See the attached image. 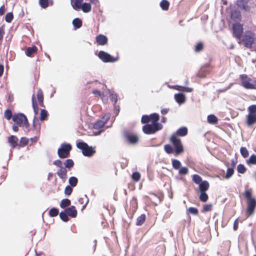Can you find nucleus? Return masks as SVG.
Returning <instances> with one entry per match:
<instances>
[{
    "label": "nucleus",
    "instance_id": "obj_43",
    "mask_svg": "<svg viewBox=\"0 0 256 256\" xmlns=\"http://www.w3.org/2000/svg\"><path fill=\"white\" fill-rule=\"evenodd\" d=\"M192 180L196 184H200L202 182L201 177L198 174H194L192 176Z\"/></svg>",
    "mask_w": 256,
    "mask_h": 256
},
{
    "label": "nucleus",
    "instance_id": "obj_1",
    "mask_svg": "<svg viewBox=\"0 0 256 256\" xmlns=\"http://www.w3.org/2000/svg\"><path fill=\"white\" fill-rule=\"evenodd\" d=\"M252 189L246 190L244 194V196L246 199L247 208L246 214L251 216L254 214L256 207V200L252 196Z\"/></svg>",
    "mask_w": 256,
    "mask_h": 256
},
{
    "label": "nucleus",
    "instance_id": "obj_4",
    "mask_svg": "<svg viewBox=\"0 0 256 256\" xmlns=\"http://www.w3.org/2000/svg\"><path fill=\"white\" fill-rule=\"evenodd\" d=\"M162 125L161 124H146L142 126L144 132L147 134H154L156 132L162 128Z\"/></svg>",
    "mask_w": 256,
    "mask_h": 256
},
{
    "label": "nucleus",
    "instance_id": "obj_41",
    "mask_svg": "<svg viewBox=\"0 0 256 256\" xmlns=\"http://www.w3.org/2000/svg\"><path fill=\"white\" fill-rule=\"evenodd\" d=\"M33 126L36 130H40V124L38 120L36 117L34 118Z\"/></svg>",
    "mask_w": 256,
    "mask_h": 256
},
{
    "label": "nucleus",
    "instance_id": "obj_18",
    "mask_svg": "<svg viewBox=\"0 0 256 256\" xmlns=\"http://www.w3.org/2000/svg\"><path fill=\"white\" fill-rule=\"evenodd\" d=\"M248 0H238L237 5L238 6L245 10H248Z\"/></svg>",
    "mask_w": 256,
    "mask_h": 256
},
{
    "label": "nucleus",
    "instance_id": "obj_50",
    "mask_svg": "<svg viewBox=\"0 0 256 256\" xmlns=\"http://www.w3.org/2000/svg\"><path fill=\"white\" fill-rule=\"evenodd\" d=\"M164 149L166 152L168 154H172L174 152L172 147L170 144L165 145Z\"/></svg>",
    "mask_w": 256,
    "mask_h": 256
},
{
    "label": "nucleus",
    "instance_id": "obj_54",
    "mask_svg": "<svg viewBox=\"0 0 256 256\" xmlns=\"http://www.w3.org/2000/svg\"><path fill=\"white\" fill-rule=\"evenodd\" d=\"M14 18L12 12L8 13L5 16V20L8 22H10Z\"/></svg>",
    "mask_w": 256,
    "mask_h": 256
},
{
    "label": "nucleus",
    "instance_id": "obj_16",
    "mask_svg": "<svg viewBox=\"0 0 256 256\" xmlns=\"http://www.w3.org/2000/svg\"><path fill=\"white\" fill-rule=\"evenodd\" d=\"M175 100L180 104L184 103L186 101V96L182 93H178L174 94Z\"/></svg>",
    "mask_w": 256,
    "mask_h": 256
},
{
    "label": "nucleus",
    "instance_id": "obj_25",
    "mask_svg": "<svg viewBox=\"0 0 256 256\" xmlns=\"http://www.w3.org/2000/svg\"><path fill=\"white\" fill-rule=\"evenodd\" d=\"M36 46H33L32 47H28L26 50V54L28 56H31L37 50Z\"/></svg>",
    "mask_w": 256,
    "mask_h": 256
},
{
    "label": "nucleus",
    "instance_id": "obj_28",
    "mask_svg": "<svg viewBox=\"0 0 256 256\" xmlns=\"http://www.w3.org/2000/svg\"><path fill=\"white\" fill-rule=\"evenodd\" d=\"M231 18L236 21L239 20L240 18V12L237 10H232L231 12Z\"/></svg>",
    "mask_w": 256,
    "mask_h": 256
},
{
    "label": "nucleus",
    "instance_id": "obj_32",
    "mask_svg": "<svg viewBox=\"0 0 256 256\" xmlns=\"http://www.w3.org/2000/svg\"><path fill=\"white\" fill-rule=\"evenodd\" d=\"M172 166L174 169L178 170L181 166V162L178 160H172Z\"/></svg>",
    "mask_w": 256,
    "mask_h": 256
},
{
    "label": "nucleus",
    "instance_id": "obj_19",
    "mask_svg": "<svg viewBox=\"0 0 256 256\" xmlns=\"http://www.w3.org/2000/svg\"><path fill=\"white\" fill-rule=\"evenodd\" d=\"M82 0H71V4L72 8L76 10H78L81 8Z\"/></svg>",
    "mask_w": 256,
    "mask_h": 256
},
{
    "label": "nucleus",
    "instance_id": "obj_34",
    "mask_svg": "<svg viewBox=\"0 0 256 256\" xmlns=\"http://www.w3.org/2000/svg\"><path fill=\"white\" fill-rule=\"evenodd\" d=\"M146 220V216L144 214H141L136 219V224L137 226H141L144 224Z\"/></svg>",
    "mask_w": 256,
    "mask_h": 256
},
{
    "label": "nucleus",
    "instance_id": "obj_36",
    "mask_svg": "<svg viewBox=\"0 0 256 256\" xmlns=\"http://www.w3.org/2000/svg\"><path fill=\"white\" fill-rule=\"evenodd\" d=\"M160 6L163 10H166L169 8V2L166 0H162L160 3Z\"/></svg>",
    "mask_w": 256,
    "mask_h": 256
},
{
    "label": "nucleus",
    "instance_id": "obj_14",
    "mask_svg": "<svg viewBox=\"0 0 256 256\" xmlns=\"http://www.w3.org/2000/svg\"><path fill=\"white\" fill-rule=\"evenodd\" d=\"M256 122V114H252L248 113L246 116V124L248 126Z\"/></svg>",
    "mask_w": 256,
    "mask_h": 256
},
{
    "label": "nucleus",
    "instance_id": "obj_61",
    "mask_svg": "<svg viewBox=\"0 0 256 256\" xmlns=\"http://www.w3.org/2000/svg\"><path fill=\"white\" fill-rule=\"evenodd\" d=\"M188 211L190 213L194 215H196L198 214V210L195 208L190 207L188 208Z\"/></svg>",
    "mask_w": 256,
    "mask_h": 256
},
{
    "label": "nucleus",
    "instance_id": "obj_20",
    "mask_svg": "<svg viewBox=\"0 0 256 256\" xmlns=\"http://www.w3.org/2000/svg\"><path fill=\"white\" fill-rule=\"evenodd\" d=\"M18 138L14 136H11L8 138V142L12 148H15L18 146Z\"/></svg>",
    "mask_w": 256,
    "mask_h": 256
},
{
    "label": "nucleus",
    "instance_id": "obj_6",
    "mask_svg": "<svg viewBox=\"0 0 256 256\" xmlns=\"http://www.w3.org/2000/svg\"><path fill=\"white\" fill-rule=\"evenodd\" d=\"M12 120L18 126H20L24 124L26 128H28V119L23 114H15L12 116Z\"/></svg>",
    "mask_w": 256,
    "mask_h": 256
},
{
    "label": "nucleus",
    "instance_id": "obj_42",
    "mask_svg": "<svg viewBox=\"0 0 256 256\" xmlns=\"http://www.w3.org/2000/svg\"><path fill=\"white\" fill-rule=\"evenodd\" d=\"M240 152L241 155L244 158H246L248 156V152L245 147H242L240 148Z\"/></svg>",
    "mask_w": 256,
    "mask_h": 256
},
{
    "label": "nucleus",
    "instance_id": "obj_13",
    "mask_svg": "<svg viewBox=\"0 0 256 256\" xmlns=\"http://www.w3.org/2000/svg\"><path fill=\"white\" fill-rule=\"evenodd\" d=\"M64 210L68 215L72 218H76L77 216V210L74 206L66 208Z\"/></svg>",
    "mask_w": 256,
    "mask_h": 256
},
{
    "label": "nucleus",
    "instance_id": "obj_38",
    "mask_svg": "<svg viewBox=\"0 0 256 256\" xmlns=\"http://www.w3.org/2000/svg\"><path fill=\"white\" fill-rule=\"evenodd\" d=\"M200 200L202 202H206L208 200V195L206 192H200Z\"/></svg>",
    "mask_w": 256,
    "mask_h": 256
},
{
    "label": "nucleus",
    "instance_id": "obj_5",
    "mask_svg": "<svg viewBox=\"0 0 256 256\" xmlns=\"http://www.w3.org/2000/svg\"><path fill=\"white\" fill-rule=\"evenodd\" d=\"M71 150L72 146L70 144H62L58 150V156L61 158H65L68 157Z\"/></svg>",
    "mask_w": 256,
    "mask_h": 256
},
{
    "label": "nucleus",
    "instance_id": "obj_33",
    "mask_svg": "<svg viewBox=\"0 0 256 256\" xmlns=\"http://www.w3.org/2000/svg\"><path fill=\"white\" fill-rule=\"evenodd\" d=\"M37 98L38 102L41 106H43V94L41 90L39 89L37 94Z\"/></svg>",
    "mask_w": 256,
    "mask_h": 256
},
{
    "label": "nucleus",
    "instance_id": "obj_49",
    "mask_svg": "<svg viewBox=\"0 0 256 256\" xmlns=\"http://www.w3.org/2000/svg\"><path fill=\"white\" fill-rule=\"evenodd\" d=\"M39 4L43 8H46L48 6V0H40Z\"/></svg>",
    "mask_w": 256,
    "mask_h": 256
},
{
    "label": "nucleus",
    "instance_id": "obj_58",
    "mask_svg": "<svg viewBox=\"0 0 256 256\" xmlns=\"http://www.w3.org/2000/svg\"><path fill=\"white\" fill-rule=\"evenodd\" d=\"M4 116L5 118L10 120L12 117V112L10 110H6L4 112Z\"/></svg>",
    "mask_w": 256,
    "mask_h": 256
},
{
    "label": "nucleus",
    "instance_id": "obj_60",
    "mask_svg": "<svg viewBox=\"0 0 256 256\" xmlns=\"http://www.w3.org/2000/svg\"><path fill=\"white\" fill-rule=\"evenodd\" d=\"M54 164L58 167L59 168H64L63 166L62 162L60 160H56L54 162Z\"/></svg>",
    "mask_w": 256,
    "mask_h": 256
},
{
    "label": "nucleus",
    "instance_id": "obj_11",
    "mask_svg": "<svg viewBox=\"0 0 256 256\" xmlns=\"http://www.w3.org/2000/svg\"><path fill=\"white\" fill-rule=\"evenodd\" d=\"M104 126V122L102 120H98L93 126V128L95 130H99L98 132H94V134L95 136H98L102 132L104 131L103 129V127Z\"/></svg>",
    "mask_w": 256,
    "mask_h": 256
},
{
    "label": "nucleus",
    "instance_id": "obj_3",
    "mask_svg": "<svg viewBox=\"0 0 256 256\" xmlns=\"http://www.w3.org/2000/svg\"><path fill=\"white\" fill-rule=\"evenodd\" d=\"M242 86L246 89H256V81L249 78L246 74H241Z\"/></svg>",
    "mask_w": 256,
    "mask_h": 256
},
{
    "label": "nucleus",
    "instance_id": "obj_51",
    "mask_svg": "<svg viewBox=\"0 0 256 256\" xmlns=\"http://www.w3.org/2000/svg\"><path fill=\"white\" fill-rule=\"evenodd\" d=\"M237 170L238 172L240 174H244L246 171L245 166L242 164H238L237 166Z\"/></svg>",
    "mask_w": 256,
    "mask_h": 256
},
{
    "label": "nucleus",
    "instance_id": "obj_45",
    "mask_svg": "<svg viewBox=\"0 0 256 256\" xmlns=\"http://www.w3.org/2000/svg\"><path fill=\"white\" fill-rule=\"evenodd\" d=\"M178 170V174L181 176L187 174L189 172L188 169L186 167H182Z\"/></svg>",
    "mask_w": 256,
    "mask_h": 256
},
{
    "label": "nucleus",
    "instance_id": "obj_29",
    "mask_svg": "<svg viewBox=\"0 0 256 256\" xmlns=\"http://www.w3.org/2000/svg\"><path fill=\"white\" fill-rule=\"evenodd\" d=\"M72 24L75 28H79L82 26V21L79 18H76L72 20Z\"/></svg>",
    "mask_w": 256,
    "mask_h": 256
},
{
    "label": "nucleus",
    "instance_id": "obj_26",
    "mask_svg": "<svg viewBox=\"0 0 256 256\" xmlns=\"http://www.w3.org/2000/svg\"><path fill=\"white\" fill-rule=\"evenodd\" d=\"M32 104L34 114L35 115H37L38 113L39 110L34 94H33L32 97Z\"/></svg>",
    "mask_w": 256,
    "mask_h": 256
},
{
    "label": "nucleus",
    "instance_id": "obj_52",
    "mask_svg": "<svg viewBox=\"0 0 256 256\" xmlns=\"http://www.w3.org/2000/svg\"><path fill=\"white\" fill-rule=\"evenodd\" d=\"M150 121V116L144 115L142 116L141 122L142 124H147Z\"/></svg>",
    "mask_w": 256,
    "mask_h": 256
},
{
    "label": "nucleus",
    "instance_id": "obj_24",
    "mask_svg": "<svg viewBox=\"0 0 256 256\" xmlns=\"http://www.w3.org/2000/svg\"><path fill=\"white\" fill-rule=\"evenodd\" d=\"M150 120L152 124H160L158 121L160 120L159 115L156 113H154L150 115Z\"/></svg>",
    "mask_w": 256,
    "mask_h": 256
},
{
    "label": "nucleus",
    "instance_id": "obj_8",
    "mask_svg": "<svg viewBox=\"0 0 256 256\" xmlns=\"http://www.w3.org/2000/svg\"><path fill=\"white\" fill-rule=\"evenodd\" d=\"M98 56L104 62H114L118 60V58H114L109 54L102 50L99 52Z\"/></svg>",
    "mask_w": 256,
    "mask_h": 256
},
{
    "label": "nucleus",
    "instance_id": "obj_48",
    "mask_svg": "<svg viewBox=\"0 0 256 256\" xmlns=\"http://www.w3.org/2000/svg\"><path fill=\"white\" fill-rule=\"evenodd\" d=\"M110 99L112 102H114V105H116V104L118 101L117 94L114 92H111L110 93Z\"/></svg>",
    "mask_w": 256,
    "mask_h": 256
},
{
    "label": "nucleus",
    "instance_id": "obj_39",
    "mask_svg": "<svg viewBox=\"0 0 256 256\" xmlns=\"http://www.w3.org/2000/svg\"><path fill=\"white\" fill-rule=\"evenodd\" d=\"M248 164H256V155L252 154L249 159L246 160Z\"/></svg>",
    "mask_w": 256,
    "mask_h": 256
},
{
    "label": "nucleus",
    "instance_id": "obj_53",
    "mask_svg": "<svg viewBox=\"0 0 256 256\" xmlns=\"http://www.w3.org/2000/svg\"><path fill=\"white\" fill-rule=\"evenodd\" d=\"M248 113L252 114H256V105L253 104L250 106L248 108Z\"/></svg>",
    "mask_w": 256,
    "mask_h": 256
},
{
    "label": "nucleus",
    "instance_id": "obj_40",
    "mask_svg": "<svg viewBox=\"0 0 256 256\" xmlns=\"http://www.w3.org/2000/svg\"><path fill=\"white\" fill-rule=\"evenodd\" d=\"M48 116V112L47 110L44 109L41 110L40 118V120L43 121L45 120Z\"/></svg>",
    "mask_w": 256,
    "mask_h": 256
},
{
    "label": "nucleus",
    "instance_id": "obj_12",
    "mask_svg": "<svg viewBox=\"0 0 256 256\" xmlns=\"http://www.w3.org/2000/svg\"><path fill=\"white\" fill-rule=\"evenodd\" d=\"M124 136L126 140L132 144H135L138 142V138L136 134H132L128 132H125Z\"/></svg>",
    "mask_w": 256,
    "mask_h": 256
},
{
    "label": "nucleus",
    "instance_id": "obj_23",
    "mask_svg": "<svg viewBox=\"0 0 256 256\" xmlns=\"http://www.w3.org/2000/svg\"><path fill=\"white\" fill-rule=\"evenodd\" d=\"M176 90L181 91L184 92H190L192 91V88H188L186 86H175L174 87Z\"/></svg>",
    "mask_w": 256,
    "mask_h": 256
},
{
    "label": "nucleus",
    "instance_id": "obj_21",
    "mask_svg": "<svg viewBox=\"0 0 256 256\" xmlns=\"http://www.w3.org/2000/svg\"><path fill=\"white\" fill-rule=\"evenodd\" d=\"M209 183L206 181H202L199 184V189L200 192H206L209 188Z\"/></svg>",
    "mask_w": 256,
    "mask_h": 256
},
{
    "label": "nucleus",
    "instance_id": "obj_31",
    "mask_svg": "<svg viewBox=\"0 0 256 256\" xmlns=\"http://www.w3.org/2000/svg\"><path fill=\"white\" fill-rule=\"evenodd\" d=\"M70 200L68 198H64L62 200L60 206L62 208H64L67 206H70Z\"/></svg>",
    "mask_w": 256,
    "mask_h": 256
},
{
    "label": "nucleus",
    "instance_id": "obj_27",
    "mask_svg": "<svg viewBox=\"0 0 256 256\" xmlns=\"http://www.w3.org/2000/svg\"><path fill=\"white\" fill-rule=\"evenodd\" d=\"M80 8L84 12H90L92 7L90 4L84 2L82 4Z\"/></svg>",
    "mask_w": 256,
    "mask_h": 256
},
{
    "label": "nucleus",
    "instance_id": "obj_7",
    "mask_svg": "<svg viewBox=\"0 0 256 256\" xmlns=\"http://www.w3.org/2000/svg\"><path fill=\"white\" fill-rule=\"evenodd\" d=\"M170 141L174 146L175 156H176L184 152V148L180 140L178 138L174 135L170 137Z\"/></svg>",
    "mask_w": 256,
    "mask_h": 256
},
{
    "label": "nucleus",
    "instance_id": "obj_35",
    "mask_svg": "<svg viewBox=\"0 0 256 256\" xmlns=\"http://www.w3.org/2000/svg\"><path fill=\"white\" fill-rule=\"evenodd\" d=\"M78 182V178L75 176H72L68 180V182L70 186L74 187L76 186Z\"/></svg>",
    "mask_w": 256,
    "mask_h": 256
},
{
    "label": "nucleus",
    "instance_id": "obj_44",
    "mask_svg": "<svg viewBox=\"0 0 256 256\" xmlns=\"http://www.w3.org/2000/svg\"><path fill=\"white\" fill-rule=\"evenodd\" d=\"M64 165L66 168H70L74 166V162L72 160L68 159L66 160Z\"/></svg>",
    "mask_w": 256,
    "mask_h": 256
},
{
    "label": "nucleus",
    "instance_id": "obj_37",
    "mask_svg": "<svg viewBox=\"0 0 256 256\" xmlns=\"http://www.w3.org/2000/svg\"><path fill=\"white\" fill-rule=\"evenodd\" d=\"M68 216V215L66 212H65V210L64 212L63 211L61 212L60 213V219L64 222H66L69 220Z\"/></svg>",
    "mask_w": 256,
    "mask_h": 256
},
{
    "label": "nucleus",
    "instance_id": "obj_63",
    "mask_svg": "<svg viewBox=\"0 0 256 256\" xmlns=\"http://www.w3.org/2000/svg\"><path fill=\"white\" fill-rule=\"evenodd\" d=\"M28 140L27 138L23 137L20 138V143L23 145H26L28 143Z\"/></svg>",
    "mask_w": 256,
    "mask_h": 256
},
{
    "label": "nucleus",
    "instance_id": "obj_57",
    "mask_svg": "<svg viewBox=\"0 0 256 256\" xmlns=\"http://www.w3.org/2000/svg\"><path fill=\"white\" fill-rule=\"evenodd\" d=\"M140 177V174L138 172H134L132 174V178L136 182L138 181Z\"/></svg>",
    "mask_w": 256,
    "mask_h": 256
},
{
    "label": "nucleus",
    "instance_id": "obj_64",
    "mask_svg": "<svg viewBox=\"0 0 256 256\" xmlns=\"http://www.w3.org/2000/svg\"><path fill=\"white\" fill-rule=\"evenodd\" d=\"M204 72V68H202L200 70V72H198V76L201 78H204L206 76L205 74H203V72Z\"/></svg>",
    "mask_w": 256,
    "mask_h": 256
},
{
    "label": "nucleus",
    "instance_id": "obj_2",
    "mask_svg": "<svg viewBox=\"0 0 256 256\" xmlns=\"http://www.w3.org/2000/svg\"><path fill=\"white\" fill-rule=\"evenodd\" d=\"M76 146L78 149L82 150V154L84 156L91 157L96 153V150L94 148L89 146L84 142H80L77 143Z\"/></svg>",
    "mask_w": 256,
    "mask_h": 256
},
{
    "label": "nucleus",
    "instance_id": "obj_9",
    "mask_svg": "<svg viewBox=\"0 0 256 256\" xmlns=\"http://www.w3.org/2000/svg\"><path fill=\"white\" fill-rule=\"evenodd\" d=\"M254 34L252 32L247 33L244 38V46L247 48H251L254 43Z\"/></svg>",
    "mask_w": 256,
    "mask_h": 256
},
{
    "label": "nucleus",
    "instance_id": "obj_30",
    "mask_svg": "<svg viewBox=\"0 0 256 256\" xmlns=\"http://www.w3.org/2000/svg\"><path fill=\"white\" fill-rule=\"evenodd\" d=\"M218 118L214 114H210L208 116V122L211 124H215L218 122Z\"/></svg>",
    "mask_w": 256,
    "mask_h": 256
},
{
    "label": "nucleus",
    "instance_id": "obj_17",
    "mask_svg": "<svg viewBox=\"0 0 256 256\" xmlns=\"http://www.w3.org/2000/svg\"><path fill=\"white\" fill-rule=\"evenodd\" d=\"M96 42L101 46L105 45L108 42V38L104 35L99 34L96 37Z\"/></svg>",
    "mask_w": 256,
    "mask_h": 256
},
{
    "label": "nucleus",
    "instance_id": "obj_22",
    "mask_svg": "<svg viewBox=\"0 0 256 256\" xmlns=\"http://www.w3.org/2000/svg\"><path fill=\"white\" fill-rule=\"evenodd\" d=\"M188 134V128L186 127H182L178 129L176 132V134L180 136H186Z\"/></svg>",
    "mask_w": 256,
    "mask_h": 256
},
{
    "label": "nucleus",
    "instance_id": "obj_59",
    "mask_svg": "<svg viewBox=\"0 0 256 256\" xmlns=\"http://www.w3.org/2000/svg\"><path fill=\"white\" fill-rule=\"evenodd\" d=\"M110 117V113L106 114L102 118V120H103L104 122V124L107 122L109 120Z\"/></svg>",
    "mask_w": 256,
    "mask_h": 256
},
{
    "label": "nucleus",
    "instance_id": "obj_56",
    "mask_svg": "<svg viewBox=\"0 0 256 256\" xmlns=\"http://www.w3.org/2000/svg\"><path fill=\"white\" fill-rule=\"evenodd\" d=\"M72 192V188L70 186H67L64 189V194L66 196L71 194Z\"/></svg>",
    "mask_w": 256,
    "mask_h": 256
},
{
    "label": "nucleus",
    "instance_id": "obj_46",
    "mask_svg": "<svg viewBox=\"0 0 256 256\" xmlns=\"http://www.w3.org/2000/svg\"><path fill=\"white\" fill-rule=\"evenodd\" d=\"M58 214V209L53 208H51L49 211V214L52 217L56 216Z\"/></svg>",
    "mask_w": 256,
    "mask_h": 256
},
{
    "label": "nucleus",
    "instance_id": "obj_62",
    "mask_svg": "<svg viewBox=\"0 0 256 256\" xmlns=\"http://www.w3.org/2000/svg\"><path fill=\"white\" fill-rule=\"evenodd\" d=\"M203 48V44L202 42H198L195 46V51L198 52L202 50Z\"/></svg>",
    "mask_w": 256,
    "mask_h": 256
},
{
    "label": "nucleus",
    "instance_id": "obj_10",
    "mask_svg": "<svg viewBox=\"0 0 256 256\" xmlns=\"http://www.w3.org/2000/svg\"><path fill=\"white\" fill-rule=\"evenodd\" d=\"M234 36L237 38H240L242 33V27L239 24H235L232 26Z\"/></svg>",
    "mask_w": 256,
    "mask_h": 256
},
{
    "label": "nucleus",
    "instance_id": "obj_47",
    "mask_svg": "<svg viewBox=\"0 0 256 256\" xmlns=\"http://www.w3.org/2000/svg\"><path fill=\"white\" fill-rule=\"evenodd\" d=\"M234 170L232 168H228L225 178L226 179L230 178L234 174Z\"/></svg>",
    "mask_w": 256,
    "mask_h": 256
},
{
    "label": "nucleus",
    "instance_id": "obj_15",
    "mask_svg": "<svg viewBox=\"0 0 256 256\" xmlns=\"http://www.w3.org/2000/svg\"><path fill=\"white\" fill-rule=\"evenodd\" d=\"M58 176L62 180H65L67 178V170L66 168H59L56 172Z\"/></svg>",
    "mask_w": 256,
    "mask_h": 256
},
{
    "label": "nucleus",
    "instance_id": "obj_55",
    "mask_svg": "<svg viewBox=\"0 0 256 256\" xmlns=\"http://www.w3.org/2000/svg\"><path fill=\"white\" fill-rule=\"evenodd\" d=\"M212 204H207L204 205L202 212H205L210 211L212 208Z\"/></svg>",
    "mask_w": 256,
    "mask_h": 256
}]
</instances>
